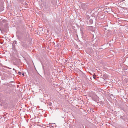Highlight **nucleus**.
<instances>
[{"instance_id":"obj_1","label":"nucleus","mask_w":128,"mask_h":128,"mask_svg":"<svg viewBox=\"0 0 128 128\" xmlns=\"http://www.w3.org/2000/svg\"><path fill=\"white\" fill-rule=\"evenodd\" d=\"M18 74H21V72H18Z\"/></svg>"},{"instance_id":"obj_2","label":"nucleus","mask_w":128,"mask_h":128,"mask_svg":"<svg viewBox=\"0 0 128 128\" xmlns=\"http://www.w3.org/2000/svg\"><path fill=\"white\" fill-rule=\"evenodd\" d=\"M22 75H23V76H24V74H22Z\"/></svg>"}]
</instances>
